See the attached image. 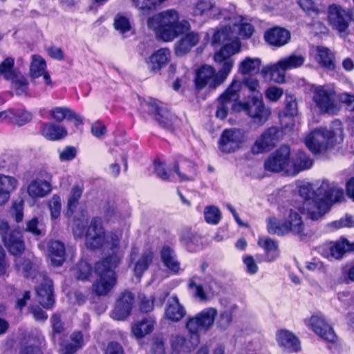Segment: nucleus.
Segmentation results:
<instances>
[{
	"instance_id": "obj_1",
	"label": "nucleus",
	"mask_w": 354,
	"mask_h": 354,
	"mask_svg": "<svg viewBox=\"0 0 354 354\" xmlns=\"http://www.w3.org/2000/svg\"><path fill=\"white\" fill-rule=\"evenodd\" d=\"M121 230H115L108 233L102 225L100 218H93L87 228L86 245L91 249L104 248L113 254L95 264V271L99 277L93 285V291L97 295H105L116 283L114 268L120 263L123 252L120 251Z\"/></svg>"
},
{
	"instance_id": "obj_2",
	"label": "nucleus",
	"mask_w": 354,
	"mask_h": 354,
	"mask_svg": "<svg viewBox=\"0 0 354 354\" xmlns=\"http://www.w3.org/2000/svg\"><path fill=\"white\" fill-rule=\"evenodd\" d=\"M0 234L6 248L9 252L15 257V268L26 277H30L37 282L42 280L41 286L37 289L38 301L44 308H50L54 304L53 294V282L39 272L36 263L33 261L34 256L28 254L26 256L21 254L24 251L25 245L20 231L10 230L8 223L1 222Z\"/></svg>"
},
{
	"instance_id": "obj_3",
	"label": "nucleus",
	"mask_w": 354,
	"mask_h": 354,
	"mask_svg": "<svg viewBox=\"0 0 354 354\" xmlns=\"http://www.w3.org/2000/svg\"><path fill=\"white\" fill-rule=\"evenodd\" d=\"M299 194L304 198V211L306 212L312 220L320 218L332 205L344 198L343 189L328 181H323L316 191L312 184L302 183L299 186Z\"/></svg>"
},
{
	"instance_id": "obj_4",
	"label": "nucleus",
	"mask_w": 354,
	"mask_h": 354,
	"mask_svg": "<svg viewBox=\"0 0 354 354\" xmlns=\"http://www.w3.org/2000/svg\"><path fill=\"white\" fill-rule=\"evenodd\" d=\"M240 51V46L237 41L232 43L231 46L226 45L215 53L214 62L221 65L218 71L208 65L201 67L195 79L196 86L198 89H202L205 86L214 89L227 79L231 73L234 64L232 56Z\"/></svg>"
},
{
	"instance_id": "obj_5",
	"label": "nucleus",
	"mask_w": 354,
	"mask_h": 354,
	"mask_svg": "<svg viewBox=\"0 0 354 354\" xmlns=\"http://www.w3.org/2000/svg\"><path fill=\"white\" fill-rule=\"evenodd\" d=\"M147 24L158 39L165 42L172 41L190 28L189 23L185 19L180 20L178 12L174 9L167 10L149 17Z\"/></svg>"
},
{
	"instance_id": "obj_6",
	"label": "nucleus",
	"mask_w": 354,
	"mask_h": 354,
	"mask_svg": "<svg viewBox=\"0 0 354 354\" xmlns=\"http://www.w3.org/2000/svg\"><path fill=\"white\" fill-rule=\"evenodd\" d=\"M344 140L342 124L336 120L328 130L319 128L313 131L305 138V144L313 153H320L341 144Z\"/></svg>"
},
{
	"instance_id": "obj_7",
	"label": "nucleus",
	"mask_w": 354,
	"mask_h": 354,
	"mask_svg": "<svg viewBox=\"0 0 354 354\" xmlns=\"http://www.w3.org/2000/svg\"><path fill=\"white\" fill-rule=\"evenodd\" d=\"M253 26L248 20L241 16L234 17L230 23L214 32L212 42L213 44H224L231 46L234 41H237L241 48L239 37L249 38L253 33Z\"/></svg>"
},
{
	"instance_id": "obj_8",
	"label": "nucleus",
	"mask_w": 354,
	"mask_h": 354,
	"mask_svg": "<svg viewBox=\"0 0 354 354\" xmlns=\"http://www.w3.org/2000/svg\"><path fill=\"white\" fill-rule=\"evenodd\" d=\"M305 59V57L301 55L292 54L274 64L263 66L261 74L265 79H269L277 83H283L285 80V72L301 66Z\"/></svg>"
},
{
	"instance_id": "obj_9",
	"label": "nucleus",
	"mask_w": 354,
	"mask_h": 354,
	"mask_svg": "<svg viewBox=\"0 0 354 354\" xmlns=\"http://www.w3.org/2000/svg\"><path fill=\"white\" fill-rule=\"evenodd\" d=\"M312 99L319 111L331 115L336 114L339 107L336 101V93L328 86H313Z\"/></svg>"
},
{
	"instance_id": "obj_10",
	"label": "nucleus",
	"mask_w": 354,
	"mask_h": 354,
	"mask_svg": "<svg viewBox=\"0 0 354 354\" xmlns=\"http://www.w3.org/2000/svg\"><path fill=\"white\" fill-rule=\"evenodd\" d=\"M241 84L237 80H234L225 91L218 99V107L216 116L224 120L226 118L229 109L231 107L236 111H240L237 100L239 97V91Z\"/></svg>"
},
{
	"instance_id": "obj_11",
	"label": "nucleus",
	"mask_w": 354,
	"mask_h": 354,
	"mask_svg": "<svg viewBox=\"0 0 354 354\" xmlns=\"http://www.w3.org/2000/svg\"><path fill=\"white\" fill-rule=\"evenodd\" d=\"M290 152L288 145H281L265 160V169L273 173L285 171L288 174L290 165Z\"/></svg>"
},
{
	"instance_id": "obj_12",
	"label": "nucleus",
	"mask_w": 354,
	"mask_h": 354,
	"mask_svg": "<svg viewBox=\"0 0 354 354\" xmlns=\"http://www.w3.org/2000/svg\"><path fill=\"white\" fill-rule=\"evenodd\" d=\"M240 111H244L252 118L260 123L265 122L270 115V110L266 107L262 94L249 96L246 102H238Z\"/></svg>"
},
{
	"instance_id": "obj_13",
	"label": "nucleus",
	"mask_w": 354,
	"mask_h": 354,
	"mask_svg": "<svg viewBox=\"0 0 354 354\" xmlns=\"http://www.w3.org/2000/svg\"><path fill=\"white\" fill-rule=\"evenodd\" d=\"M247 140L246 132L240 129H225L219 139V149L223 152L231 153L239 149Z\"/></svg>"
},
{
	"instance_id": "obj_14",
	"label": "nucleus",
	"mask_w": 354,
	"mask_h": 354,
	"mask_svg": "<svg viewBox=\"0 0 354 354\" xmlns=\"http://www.w3.org/2000/svg\"><path fill=\"white\" fill-rule=\"evenodd\" d=\"M217 310L208 308L194 317H189L186 323V328L191 334L196 335L201 331L207 330L214 324Z\"/></svg>"
},
{
	"instance_id": "obj_15",
	"label": "nucleus",
	"mask_w": 354,
	"mask_h": 354,
	"mask_svg": "<svg viewBox=\"0 0 354 354\" xmlns=\"http://www.w3.org/2000/svg\"><path fill=\"white\" fill-rule=\"evenodd\" d=\"M328 24L339 33L345 32L351 21V14L338 4L330 5L327 11Z\"/></svg>"
},
{
	"instance_id": "obj_16",
	"label": "nucleus",
	"mask_w": 354,
	"mask_h": 354,
	"mask_svg": "<svg viewBox=\"0 0 354 354\" xmlns=\"http://www.w3.org/2000/svg\"><path fill=\"white\" fill-rule=\"evenodd\" d=\"M52 176L45 170L38 173L37 177L32 180L27 187V193L32 198H43L52 190Z\"/></svg>"
},
{
	"instance_id": "obj_17",
	"label": "nucleus",
	"mask_w": 354,
	"mask_h": 354,
	"mask_svg": "<svg viewBox=\"0 0 354 354\" xmlns=\"http://www.w3.org/2000/svg\"><path fill=\"white\" fill-rule=\"evenodd\" d=\"M149 114L152 115L160 126L167 129H171L178 118L168 110L162 108L159 102L154 99H149L145 103Z\"/></svg>"
},
{
	"instance_id": "obj_18",
	"label": "nucleus",
	"mask_w": 354,
	"mask_h": 354,
	"mask_svg": "<svg viewBox=\"0 0 354 354\" xmlns=\"http://www.w3.org/2000/svg\"><path fill=\"white\" fill-rule=\"evenodd\" d=\"M305 324L318 335L322 339L328 342H335L337 337L333 328L326 323L323 316L312 315L304 320Z\"/></svg>"
},
{
	"instance_id": "obj_19",
	"label": "nucleus",
	"mask_w": 354,
	"mask_h": 354,
	"mask_svg": "<svg viewBox=\"0 0 354 354\" xmlns=\"http://www.w3.org/2000/svg\"><path fill=\"white\" fill-rule=\"evenodd\" d=\"M278 142L277 130L274 127L269 128L257 139L252 147L254 154H259L270 151Z\"/></svg>"
},
{
	"instance_id": "obj_20",
	"label": "nucleus",
	"mask_w": 354,
	"mask_h": 354,
	"mask_svg": "<svg viewBox=\"0 0 354 354\" xmlns=\"http://www.w3.org/2000/svg\"><path fill=\"white\" fill-rule=\"evenodd\" d=\"M174 171L180 181H192L197 175L196 165L191 160L178 157L174 164Z\"/></svg>"
},
{
	"instance_id": "obj_21",
	"label": "nucleus",
	"mask_w": 354,
	"mask_h": 354,
	"mask_svg": "<svg viewBox=\"0 0 354 354\" xmlns=\"http://www.w3.org/2000/svg\"><path fill=\"white\" fill-rule=\"evenodd\" d=\"M286 218L287 233H292L297 235L301 238L305 236V225L300 214L293 209L286 211L284 214Z\"/></svg>"
},
{
	"instance_id": "obj_22",
	"label": "nucleus",
	"mask_w": 354,
	"mask_h": 354,
	"mask_svg": "<svg viewBox=\"0 0 354 354\" xmlns=\"http://www.w3.org/2000/svg\"><path fill=\"white\" fill-rule=\"evenodd\" d=\"M197 280V277H194L189 283V288L194 297L201 301H205L207 299L208 295H214L216 293L218 285L216 281L210 280L209 282L206 281L204 285H202L198 283Z\"/></svg>"
},
{
	"instance_id": "obj_23",
	"label": "nucleus",
	"mask_w": 354,
	"mask_h": 354,
	"mask_svg": "<svg viewBox=\"0 0 354 354\" xmlns=\"http://www.w3.org/2000/svg\"><path fill=\"white\" fill-rule=\"evenodd\" d=\"M133 299V295L131 292H124L117 301L116 306L111 313V317L116 320H122L127 318L131 313Z\"/></svg>"
},
{
	"instance_id": "obj_24",
	"label": "nucleus",
	"mask_w": 354,
	"mask_h": 354,
	"mask_svg": "<svg viewBox=\"0 0 354 354\" xmlns=\"http://www.w3.org/2000/svg\"><path fill=\"white\" fill-rule=\"evenodd\" d=\"M133 299V295L131 292H124L117 301L116 306L111 313V317L116 320H122L127 318L131 313Z\"/></svg>"
},
{
	"instance_id": "obj_25",
	"label": "nucleus",
	"mask_w": 354,
	"mask_h": 354,
	"mask_svg": "<svg viewBox=\"0 0 354 354\" xmlns=\"http://www.w3.org/2000/svg\"><path fill=\"white\" fill-rule=\"evenodd\" d=\"M171 59V52L169 48H162L155 51L147 60L148 68L154 73L159 71L165 66Z\"/></svg>"
},
{
	"instance_id": "obj_26",
	"label": "nucleus",
	"mask_w": 354,
	"mask_h": 354,
	"mask_svg": "<svg viewBox=\"0 0 354 354\" xmlns=\"http://www.w3.org/2000/svg\"><path fill=\"white\" fill-rule=\"evenodd\" d=\"M200 39L201 37L198 32L192 31L185 34L175 43V54L178 56L185 55L198 44Z\"/></svg>"
},
{
	"instance_id": "obj_27",
	"label": "nucleus",
	"mask_w": 354,
	"mask_h": 354,
	"mask_svg": "<svg viewBox=\"0 0 354 354\" xmlns=\"http://www.w3.org/2000/svg\"><path fill=\"white\" fill-rule=\"evenodd\" d=\"M264 37L269 44L279 47L288 42L290 34L285 28L274 27L267 30L265 32Z\"/></svg>"
},
{
	"instance_id": "obj_28",
	"label": "nucleus",
	"mask_w": 354,
	"mask_h": 354,
	"mask_svg": "<svg viewBox=\"0 0 354 354\" xmlns=\"http://www.w3.org/2000/svg\"><path fill=\"white\" fill-rule=\"evenodd\" d=\"M313 165V160L303 151H298L290 158V165L288 170V175H297L299 172L310 169Z\"/></svg>"
},
{
	"instance_id": "obj_29",
	"label": "nucleus",
	"mask_w": 354,
	"mask_h": 354,
	"mask_svg": "<svg viewBox=\"0 0 354 354\" xmlns=\"http://www.w3.org/2000/svg\"><path fill=\"white\" fill-rule=\"evenodd\" d=\"M202 238L188 227H185L180 232V241L190 252H196L202 245Z\"/></svg>"
},
{
	"instance_id": "obj_30",
	"label": "nucleus",
	"mask_w": 354,
	"mask_h": 354,
	"mask_svg": "<svg viewBox=\"0 0 354 354\" xmlns=\"http://www.w3.org/2000/svg\"><path fill=\"white\" fill-rule=\"evenodd\" d=\"M278 344L286 350L290 352H297L300 350V343L297 337L291 332L281 330L277 334Z\"/></svg>"
},
{
	"instance_id": "obj_31",
	"label": "nucleus",
	"mask_w": 354,
	"mask_h": 354,
	"mask_svg": "<svg viewBox=\"0 0 354 354\" xmlns=\"http://www.w3.org/2000/svg\"><path fill=\"white\" fill-rule=\"evenodd\" d=\"M17 186V180L14 177L0 174V205L9 201L11 193Z\"/></svg>"
},
{
	"instance_id": "obj_32",
	"label": "nucleus",
	"mask_w": 354,
	"mask_h": 354,
	"mask_svg": "<svg viewBox=\"0 0 354 354\" xmlns=\"http://www.w3.org/2000/svg\"><path fill=\"white\" fill-rule=\"evenodd\" d=\"M219 9L213 0H200L197 1L193 8L194 16L210 18L216 16Z\"/></svg>"
},
{
	"instance_id": "obj_33",
	"label": "nucleus",
	"mask_w": 354,
	"mask_h": 354,
	"mask_svg": "<svg viewBox=\"0 0 354 354\" xmlns=\"http://www.w3.org/2000/svg\"><path fill=\"white\" fill-rule=\"evenodd\" d=\"M155 324L153 317H145L132 324L131 332L137 339H141L153 331Z\"/></svg>"
},
{
	"instance_id": "obj_34",
	"label": "nucleus",
	"mask_w": 354,
	"mask_h": 354,
	"mask_svg": "<svg viewBox=\"0 0 354 354\" xmlns=\"http://www.w3.org/2000/svg\"><path fill=\"white\" fill-rule=\"evenodd\" d=\"M165 314L168 319L178 322L185 315L186 311L178 297L173 296L168 300Z\"/></svg>"
},
{
	"instance_id": "obj_35",
	"label": "nucleus",
	"mask_w": 354,
	"mask_h": 354,
	"mask_svg": "<svg viewBox=\"0 0 354 354\" xmlns=\"http://www.w3.org/2000/svg\"><path fill=\"white\" fill-rule=\"evenodd\" d=\"M315 59L322 67L326 70L333 71L336 67L335 55L326 47L320 46L316 47Z\"/></svg>"
},
{
	"instance_id": "obj_36",
	"label": "nucleus",
	"mask_w": 354,
	"mask_h": 354,
	"mask_svg": "<svg viewBox=\"0 0 354 354\" xmlns=\"http://www.w3.org/2000/svg\"><path fill=\"white\" fill-rule=\"evenodd\" d=\"M50 114L57 122H62L65 118L73 121L75 126L82 124V119L80 115L66 107H55Z\"/></svg>"
},
{
	"instance_id": "obj_37",
	"label": "nucleus",
	"mask_w": 354,
	"mask_h": 354,
	"mask_svg": "<svg viewBox=\"0 0 354 354\" xmlns=\"http://www.w3.org/2000/svg\"><path fill=\"white\" fill-rule=\"evenodd\" d=\"M328 249L329 253L326 254V257L339 259L346 252L354 251V243H351L346 239H342L331 243Z\"/></svg>"
},
{
	"instance_id": "obj_38",
	"label": "nucleus",
	"mask_w": 354,
	"mask_h": 354,
	"mask_svg": "<svg viewBox=\"0 0 354 354\" xmlns=\"http://www.w3.org/2000/svg\"><path fill=\"white\" fill-rule=\"evenodd\" d=\"M48 254L51 263L55 266H61L65 260V247L58 241H51L48 243Z\"/></svg>"
},
{
	"instance_id": "obj_39",
	"label": "nucleus",
	"mask_w": 354,
	"mask_h": 354,
	"mask_svg": "<svg viewBox=\"0 0 354 354\" xmlns=\"http://www.w3.org/2000/svg\"><path fill=\"white\" fill-rule=\"evenodd\" d=\"M41 133L50 140H60L67 135V131L64 127L53 123L43 124L41 127Z\"/></svg>"
},
{
	"instance_id": "obj_40",
	"label": "nucleus",
	"mask_w": 354,
	"mask_h": 354,
	"mask_svg": "<svg viewBox=\"0 0 354 354\" xmlns=\"http://www.w3.org/2000/svg\"><path fill=\"white\" fill-rule=\"evenodd\" d=\"M258 245L264 250L268 261H272L279 256L278 243L271 238L268 236L259 237Z\"/></svg>"
},
{
	"instance_id": "obj_41",
	"label": "nucleus",
	"mask_w": 354,
	"mask_h": 354,
	"mask_svg": "<svg viewBox=\"0 0 354 354\" xmlns=\"http://www.w3.org/2000/svg\"><path fill=\"white\" fill-rule=\"evenodd\" d=\"M161 259L164 265L174 272H178L180 270V263L176 259L174 249L165 245L160 251Z\"/></svg>"
},
{
	"instance_id": "obj_42",
	"label": "nucleus",
	"mask_w": 354,
	"mask_h": 354,
	"mask_svg": "<svg viewBox=\"0 0 354 354\" xmlns=\"http://www.w3.org/2000/svg\"><path fill=\"white\" fill-rule=\"evenodd\" d=\"M261 65L259 57H245L239 64V71L243 75L257 73Z\"/></svg>"
},
{
	"instance_id": "obj_43",
	"label": "nucleus",
	"mask_w": 354,
	"mask_h": 354,
	"mask_svg": "<svg viewBox=\"0 0 354 354\" xmlns=\"http://www.w3.org/2000/svg\"><path fill=\"white\" fill-rule=\"evenodd\" d=\"M153 259V254L151 251L147 250L144 252L140 258L136 261L134 266V274L140 278L143 272L146 271Z\"/></svg>"
},
{
	"instance_id": "obj_44",
	"label": "nucleus",
	"mask_w": 354,
	"mask_h": 354,
	"mask_svg": "<svg viewBox=\"0 0 354 354\" xmlns=\"http://www.w3.org/2000/svg\"><path fill=\"white\" fill-rule=\"evenodd\" d=\"M266 223L268 233L277 236L288 234L285 221H283L273 216L267 218Z\"/></svg>"
},
{
	"instance_id": "obj_45",
	"label": "nucleus",
	"mask_w": 354,
	"mask_h": 354,
	"mask_svg": "<svg viewBox=\"0 0 354 354\" xmlns=\"http://www.w3.org/2000/svg\"><path fill=\"white\" fill-rule=\"evenodd\" d=\"M172 351L176 354L188 352L193 347L192 344L182 335L172 336L171 339Z\"/></svg>"
},
{
	"instance_id": "obj_46",
	"label": "nucleus",
	"mask_w": 354,
	"mask_h": 354,
	"mask_svg": "<svg viewBox=\"0 0 354 354\" xmlns=\"http://www.w3.org/2000/svg\"><path fill=\"white\" fill-rule=\"evenodd\" d=\"M83 192L82 186L79 185H76L73 187L70 195L68 198L67 203V212L66 214L68 216H71L75 210L76 209L78 201L82 196Z\"/></svg>"
},
{
	"instance_id": "obj_47",
	"label": "nucleus",
	"mask_w": 354,
	"mask_h": 354,
	"mask_svg": "<svg viewBox=\"0 0 354 354\" xmlns=\"http://www.w3.org/2000/svg\"><path fill=\"white\" fill-rule=\"evenodd\" d=\"M71 340V343L62 344V350L64 354H73L83 346V336L80 332L72 333Z\"/></svg>"
},
{
	"instance_id": "obj_48",
	"label": "nucleus",
	"mask_w": 354,
	"mask_h": 354,
	"mask_svg": "<svg viewBox=\"0 0 354 354\" xmlns=\"http://www.w3.org/2000/svg\"><path fill=\"white\" fill-rule=\"evenodd\" d=\"M9 81L11 82L12 87L15 91L17 95L26 94L28 83L24 76L20 73H17L15 77Z\"/></svg>"
},
{
	"instance_id": "obj_49",
	"label": "nucleus",
	"mask_w": 354,
	"mask_h": 354,
	"mask_svg": "<svg viewBox=\"0 0 354 354\" xmlns=\"http://www.w3.org/2000/svg\"><path fill=\"white\" fill-rule=\"evenodd\" d=\"M15 60L12 57L6 58L0 64V76L5 80H10L17 73L14 70Z\"/></svg>"
},
{
	"instance_id": "obj_50",
	"label": "nucleus",
	"mask_w": 354,
	"mask_h": 354,
	"mask_svg": "<svg viewBox=\"0 0 354 354\" xmlns=\"http://www.w3.org/2000/svg\"><path fill=\"white\" fill-rule=\"evenodd\" d=\"M135 7L143 14L154 10L163 3L162 0H132Z\"/></svg>"
},
{
	"instance_id": "obj_51",
	"label": "nucleus",
	"mask_w": 354,
	"mask_h": 354,
	"mask_svg": "<svg viewBox=\"0 0 354 354\" xmlns=\"http://www.w3.org/2000/svg\"><path fill=\"white\" fill-rule=\"evenodd\" d=\"M46 67L44 59L38 55L32 56V61L30 65V75L33 78H37L45 71Z\"/></svg>"
},
{
	"instance_id": "obj_52",
	"label": "nucleus",
	"mask_w": 354,
	"mask_h": 354,
	"mask_svg": "<svg viewBox=\"0 0 354 354\" xmlns=\"http://www.w3.org/2000/svg\"><path fill=\"white\" fill-rule=\"evenodd\" d=\"M300 8L310 16H317L323 10L313 0H299Z\"/></svg>"
},
{
	"instance_id": "obj_53",
	"label": "nucleus",
	"mask_w": 354,
	"mask_h": 354,
	"mask_svg": "<svg viewBox=\"0 0 354 354\" xmlns=\"http://www.w3.org/2000/svg\"><path fill=\"white\" fill-rule=\"evenodd\" d=\"M74 271L77 279L84 281L91 277L92 273V268L91 265L87 261H81L76 266Z\"/></svg>"
},
{
	"instance_id": "obj_54",
	"label": "nucleus",
	"mask_w": 354,
	"mask_h": 354,
	"mask_svg": "<svg viewBox=\"0 0 354 354\" xmlns=\"http://www.w3.org/2000/svg\"><path fill=\"white\" fill-rule=\"evenodd\" d=\"M48 208L50 213V217L53 220L57 219L62 211V201L59 196L53 195L48 203Z\"/></svg>"
},
{
	"instance_id": "obj_55",
	"label": "nucleus",
	"mask_w": 354,
	"mask_h": 354,
	"mask_svg": "<svg viewBox=\"0 0 354 354\" xmlns=\"http://www.w3.org/2000/svg\"><path fill=\"white\" fill-rule=\"evenodd\" d=\"M87 219L84 216L81 218L75 219L73 226V233L74 236L77 238L85 236L86 239L87 230L85 231Z\"/></svg>"
},
{
	"instance_id": "obj_56",
	"label": "nucleus",
	"mask_w": 354,
	"mask_h": 354,
	"mask_svg": "<svg viewBox=\"0 0 354 354\" xmlns=\"http://www.w3.org/2000/svg\"><path fill=\"white\" fill-rule=\"evenodd\" d=\"M204 216L207 223L216 225L221 219V212L217 207L209 206L205 209Z\"/></svg>"
},
{
	"instance_id": "obj_57",
	"label": "nucleus",
	"mask_w": 354,
	"mask_h": 354,
	"mask_svg": "<svg viewBox=\"0 0 354 354\" xmlns=\"http://www.w3.org/2000/svg\"><path fill=\"white\" fill-rule=\"evenodd\" d=\"M243 84L251 93V95H258L261 93V86L259 80L254 77L250 76L243 79Z\"/></svg>"
},
{
	"instance_id": "obj_58",
	"label": "nucleus",
	"mask_w": 354,
	"mask_h": 354,
	"mask_svg": "<svg viewBox=\"0 0 354 354\" xmlns=\"http://www.w3.org/2000/svg\"><path fill=\"white\" fill-rule=\"evenodd\" d=\"M329 226L335 230L343 227H354V216L346 215L344 217L330 223Z\"/></svg>"
},
{
	"instance_id": "obj_59",
	"label": "nucleus",
	"mask_w": 354,
	"mask_h": 354,
	"mask_svg": "<svg viewBox=\"0 0 354 354\" xmlns=\"http://www.w3.org/2000/svg\"><path fill=\"white\" fill-rule=\"evenodd\" d=\"M114 27L117 30L124 34L131 29V24L127 17L122 15H117L114 19Z\"/></svg>"
},
{
	"instance_id": "obj_60",
	"label": "nucleus",
	"mask_w": 354,
	"mask_h": 354,
	"mask_svg": "<svg viewBox=\"0 0 354 354\" xmlns=\"http://www.w3.org/2000/svg\"><path fill=\"white\" fill-rule=\"evenodd\" d=\"M12 122L16 123L19 126L24 125L32 119L31 113L24 110H14Z\"/></svg>"
},
{
	"instance_id": "obj_61",
	"label": "nucleus",
	"mask_w": 354,
	"mask_h": 354,
	"mask_svg": "<svg viewBox=\"0 0 354 354\" xmlns=\"http://www.w3.org/2000/svg\"><path fill=\"white\" fill-rule=\"evenodd\" d=\"M24 203L22 201H15L11 207L10 212L15 217L16 222L19 223L23 220Z\"/></svg>"
},
{
	"instance_id": "obj_62",
	"label": "nucleus",
	"mask_w": 354,
	"mask_h": 354,
	"mask_svg": "<svg viewBox=\"0 0 354 354\" xmlns=\"http://www.w3.org/2000/svg\"><path fill=\"white\" fill-rule=\"evenodd\" d=\"M140 308L144 313H148L153 308L154 299L152 296L147 297L144 295H139Z\"/></svg>"
},
{
	"instance_id": "obj_63",
	"label": "nucleus",
	"mask_w": 354,
	"mask_h": 354,
	"mask_svg": "<svg viewBox=\"0 0 354 354\" xmlns=\"http://www.w3.org/2000/svg\"><path fill=\"white\" fill-rule=\"evenodd\" d=\"M153 165L155 172L160 178L163 180H171L173 177L172 173L171 171L167 173L165 171L164 165L160 160H155Z\"/></svg>"
},
{
	"instance_id": "obj_64",
	"label": "nucleus",
	"mask_w": 354,
	"mask_h": 354,
	"mask_svg": "<svg viewBox=\"0 0 354 354\" xmlns=\"http://www.w3.org/2000/svg\"><path fill=\"white\" fill-rule=\"evenodd\" d=\"M283 94L282 88L277 86H270L265 93L266 97L271 102H277Z\"/></svg>"
}]
</instances>
